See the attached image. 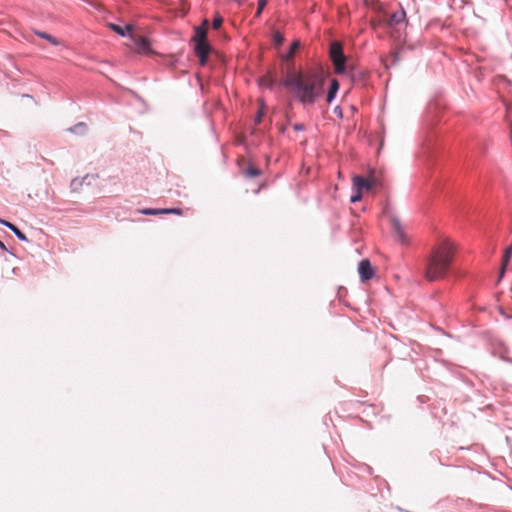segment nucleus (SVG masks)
Segmentation results:
<instances>
[{
  "mask_svg": "<svg viewBox=\"0 0 512 512\" xmlns=\"http://www.w3.org/2000/svg\"><path fill=\"white\" fill-rule=\"evenodd\" d=\"M284 85L302 104L311 105L323 93L324 76L318 71L290 72L285 77Z\"/></svg>",
  "mask_w": 512,
  "mask_h": 512,
  "instance_id": "nucleus-1",
  "label": "nucleus"
},
{
  "mask_svg": "<svg viewBox=\"0 0 512 512\" xmlns=\"http://www.w3.org/2000/svg\"><path fill=\"white\" fill-rule=\"evenodd\" d=\"M455 245L449 238L440 239L426 259L424 277L429 282L445 278L455 255Z\"/></svg>",
  "mask_w": 512,
  "mask_h": 512,
  "instance_id": "nucleus-2",
  "label": "nucleus"
},
{
  "mask_svg": "<svg viewBox=\"0 0 512 512\" xmlns=\"http://www.w3.org/2000/svg\"><path fill=\"white\" fill-rule=\"evenodd\" d=\"M330 58L333 62L335 72L342 74L345 72L346 57L343 53L342 45L339 42H333L330 45Z\"/></svg>",
  "mask_w": 512,
  "mask_h": 512,
  "instance_id": "nucleus-3",
  "label": "nucleus"
},
{
  "mask_svg": "<svg viewBox=\"0 0 512 512\" xmlns=\"http://www.w3.org/2000/svg\"><path fill=\"white\" fill-rule=\"evenodd\" d=\"M406 20V12L403 8H399L397 11L385 15V23L390 28H396L403 24Z\"/></svg>",
  "mask_w": 512,
  "mask_h": 512,
  "instance_id": "nucleus-4",
  "label": "nucleus"
},
{
  "mask_svg": "<svg viewBox=\"0 0 512 512\" xmlns=\"http://www.w3.org/2000/svg\"><path fill=\"white\" fill-rule=\"evenodd\" d=\"M358 272L363 282L372 279L375 275V271L368 259H363L360 261Z\"/></svg>",
  "mask_w": 512,
  "mask_h": 512,
  "instance_id": "nucleus-5",
  "label": "nucleus"
},
{
  "mask_svg": "<svg viewBox=\"0 0 512 512\" xmlns=\"http://www.w3.org/2000/svg\"><path fill=\"white\" fill-rule=\"evenodd\" d=\"M195 54L199 57L200 64L204 66L207 62L210 46L207 41L195 43Z\"/></svg>",
  "mask_w": 512,
  "mask_h": 512,
  "instance_id": "nucleus-6",
  "label": "nucleus"
},
{
  "mask_svg": "<svg viewBox=\"0 0 512 512\" xmlns=\"http://www.w3.org/2000/svg\"><path fill=\"white\" fill-rule=\"evenodd\" d=\"M352 187L353 190L369 191L373 188V183H371L367 178H364L359 175H355L352 178Z\"/></svg>",
  "mask_w": 512,
  "mask_h": 512,
  "instance_id": "nucleus-7",
  "label": "nucleus"
},
{
  "mask_svg": "<svg viewBox=\"0 0 512 512\" xmlns=\"http://www.w3.org/2000/svg\"><path fill=\"white\" fill-rule=\"evenodd\" d=\"M391 225L395 232V235L397 239L402 243L405 244L408 242V237L400 223V221L396 218L391 219Z\"/></svg>",
  "mask_w": 512,
  "mask_h": 512,
  "instance_id": "nucleus-8",
  "label": "nucleus"
},
{
  "mask_svg": "<svg viewBox=\"0 0 512 512\" xmlns=\"http://www.w3.org/2000/svg\"><path fill=\"white\" fill-rule=\"evenodd\" d=\"M207 30H208V21L205 20L201 26H199L195 29L193 41L195 43L206 41Z\"/></svg>",
  "mask_w": 512,
  "mask_h": 512,
  "instance_id": "nucleus-9",
  "label": "nucleus"
},
{
  "mask_svg": "<svg viewBox=\"0 0 512 512\" xmlns=\"http://www.w3.org/2000/svg\"><path fill=\"white\" fill-rule=\"evenodd\" d=\"M0 223L4 226L8 227L10 230H12L19 240L27 241L26 235L22 231H20L14 224H12L6 220H3L1 218H0Z\"/></svg>",
  "mask_w": 512,
  "mask_h": 512,
  "instance_id": "nucleus-10",
  "label": "nucleus"
},
{
  "mask_svg": "<svg viewBox=\"0 0 512 512\" xmlns=\"http://www.w3.org/2000/svg\"><path fill=\"white\" fill-rule=\"evenodd\" d=\"M134 42H135L136 49L139 52H147L150 48L149 41L144 37L139 36L137 38H134Z\"/></svg>",
  "mask_w": 512,
  "mask_h": 512,
  "instance_id": "nucleus-11",
  "label": "nucleus"
},
{
  "mask_svg": "<svg viewBox=\"0 0 512 512\" xmlns=\"http://www.w3.org/2000/svg\"><path fill=\"white\" fill-rule=\"evenodd\" d=\"M512 256V244L505 250L503 259H502V267L500 271V278L504 275L505 269L509 264L510 258Z\"/></svg>",
  "mask_w": 512,
  "mask_h": 512,
  "instance_id": "nucleus-12",
  "label": "nucleus"
},
{
  "mask_svg": "<svg viewBox=\"0 0 512 512\" xmlns=\"http://www.w3.org/2000/svg\"><path fill=\"white\" fill-rule=\"evenodd\" d=\"M339 89V83L336 79H332L327 94V102L331 103Z\"/></svg>",
  "mask_w": 512,
  "mask_h": 512,
  "instance_id": "nucleus-13",
  "label": "nucleus"
},
{
  "mask_svg": "<svg viewBox=\"0 0 512 512\" xmlns=\"http://www.w3.org/2000/svg\"><path fill=\"white\" fill-rule=\"evenodd\" d=\"M109 27L116 32L117 34L121 36H125L126 32H131L133 30V26L131 24H127L124 28L116 25V24H109Z\"/></svg>",
  "mask_w": 512,
  "mask_h": 512,
  "instance_id": "nucleus-14",
  "label": "nucleus"
},
{
  "mask_svg": "<svg viewBox=\"0 0 512 512\" xmlns=\"http://www.w3.org/2000/svg\"><path fill=\"white\" fill-rule=\"evenodd\" d=\"M299 47H300V42L298 40H295L292 43L289 52L283 57V59L288 61L291 58H293L295 52L299 49Z\"/></svg>",
  "mask_w": 512,
  "mask_h": 512,
  "instance_id": "nucleus-15",
  "label": "nucleus"
},
{
  "mask_svg": "<svg viewBox=\"0 0 512 512\" xmlns=\"http://www.w3.org/2000/svg\"><path fill=\"white\" fill-rule=\"evenodd\" d=\"M36 35H38L39 37L43 38V39H46L47 41H49L52 45H59V41L53 37L52 35L46 33V32H40V31H37L36 32Z\"/></svg>",
  "mask_w": 512,
  "mask_h": 512,
  "instance_id": "nucleus-16",
  "label": "nucleus"
},
{
  "mask_svg": "<svg viewBox=\"0 0 512 512\" xmlns=\"http://www.w3.org/2000/svg\"><path fill=\"white\" fill-rule=\"evenodd\" d=\"M264 114H265L264 103H263V101H260L259 110H258L257 115H256L255 120H254L256 125L261 122Z\"/></svg>",
  "mask_w": 512,
  "mask_h": 512,
  "instance_id": "nucleus-17",
  "label": "nucleus"
},
{
  "mask_svg": "<svg viewBox=\"0 0 512 512\" xmlns=\"http://www.w3.org/2000/svg\"><path fill=\"white\" fill-rule=\"evenodd\" d=\"M245 174L250 178H256L260 175V170L254 166H249Z\"/></svg>",
  "mask_w": 512,
  "mask_h": 512,
  "instance_id": "nucleus-18",
  "label": "nucleus"
},
{
  "mask_svg": "<svg viewBox=\"0 0 512 512\" xmlns=\"http://www.w3.org/2000/svg\"><path fill=\"white\" fill-rule=\"evenodd\" d=\"M86 129H87V126L85 123H78L75 126H73L72 128H70L69 130L72 133H84L86 131Z\"/></svg>",
  "mask_w": 512,
  "mask_h": 512,
  "instance_id": "nucleus-19",
  "label": "nucleus"
},
{
  "mask_svg": "<svg viewBox=\"0 0 512 512\" xmlns=\"http://www.w3.org/2000/svg\"><path fill=\"white\" fill-rule=\"evenodd\" d=\"M141 214L144 215H158L163 214V209H152V208H145L140 211Z\"/></svg>",
  "mask_w": 512,
  "mask_h": 512,
  "instance_id": "nucleus-20",
  "label": "nucleus"
},
{
  "mask_svg": "<svg viewBox=\"0 0 512 512\" xmlns=\"http://www.w3.org/2000/svg\"><path fill=\"white\" fill-rule=\"evenodd\" d=\"M223 23V18L220 15H216L212 21L213 29L217 30L221 27Z\"/></svg>",
  "mask_w": 512,
  "mask_h": 512,
  "instance_id": "nucleus-21",
  "label": "nucleus"
},
{
  "mask_svg": "<svg viewBox=\"0 0 512 512\" xmlns=\"http://www.w3.org/2000/svg\"><path fill=\"white\" fill-rule=\"evenodd\" d=\"M273 40H274V43L276 46H280V45H282V43L284 41V37L281 33L276 31L273 34Z\"/></svg>",
  "mask_w": 512,
  "mask_h": 512,
  "instance_id": "nucleus-22",
  "label": "nucleus"
},
{
  "mask_svg": "<svg viewBox=\"0 0 512 512\" xmlns=\"http://www.w3.org/2000/svg\"><path fill=\"white\" fill-rule=\"evenodd\" d=\"M267 4V0H258V8H257V11H256V16H260L264 7L266 6Z\"/></svg>",
  "mask_w": 512,
  "mask_h": 512,
  "instance_id": "nucleus-23",
  "label": "nucleus"
},
{
  "mask_svg": "<svg viewBox=\"0 0 512 512\" xmlns=\"http://www.w3.org/2000/svg\"><path fill=\"white\" fill-rule=\"evenodd\" d=\"M163 214L182 215V210L180 208L163 209Z\"/></svg>",
  "mask_w": 512,
  "mask_h": 512,
  "instance_id": "nucleus-24",
  "label": "nucleus"
},
{
  "mask_svg": "<svg viewBox=\"0 0 512 512\" xmlns=\"http://www.w3.org/2000/svg\"><path fill=\"white\" fill-rule=\"evenodd\" d=\"M354 191H355V194H353V195L351 196V198H350V201H351L352 203H355V202H357V201H360V200H361V198H362V193H363V192H361L360 190H354Z\"/></svg>",
  "mask_w": 512,
  "mask_h": 512,
  "instance_id": "nucleus-25",
  "label": "nucleus"
},
{
  "mask_svg": "<svg viewBox=\"0 0 512 512\" xmlns=\"http://www.w3.org/2000/svg\"><path fill=\"white\" fill-rule=\"evenodd\" d=\"M371 183H373V187H375L378 184V179L375 176L374 173H371L370 176L367 178Z\"/></svg>",
  "mask_w": 512,
  "mask_h": 512,
  "instance_id": "nucleus-26",
  "label": "nucleus"
},
{
  "mask_svg": "<svg viewBox=\"0 0 512 512\" xmlns=\"http://www.w3.org/2000/svg\"><path fill=\"white\" fill-rule=\"evenodd\" d=\"M261 84H262V85H265V86H267V87H271V81H270V80H268L267 78H262V79H261Z\"/></svg>",
  "mask_w": 512,
  "mask_h": 512,
  "instance_id": "nucleus-27",
  "label": "nucleus"
},
{
  "mask_svg": "<svg viewBox=\"0 0 512 512\" xmlns=\"http://www.w3.org/2000/svg\"><path fill=\"white\" fill-rule=\"evenodd\" d=\"M294 129H295L296 131H301V130H303V129H304V125H303V124H295V125H294Z\"/></svg>",
  "mask_w": 512,
  "mask_h": 512,
  "instance_id": "nucleus-28",
  "label": "nucleus"
}]
</instances>
